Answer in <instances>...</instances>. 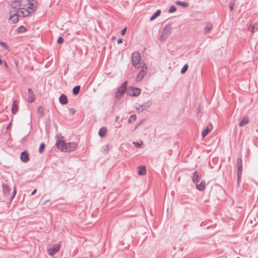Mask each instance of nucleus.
Here are the masks:
<instances>
[{
  "mask_svg": "<svg viewBox=\"0 0 258 258\" xmlns=\"http://www.w3.org/2000/svg\"><path fill=\"white\" fill-rule=\"evenodd\" d=\"M45 147V145L44 143H42L40 144L39 148V152L40 154H42L44 152Z\"/></svg>",
  "mask_w": 258,
  "mask_h": 258,
  "instance_id": "c756f323",
  "label": "nucleus"
},
{
  "mask_svg": "<svg viewBox=\"0 0 258 258\" xmlns=\"http://www.w3.org/2000/svg\"><path fill=\"white\" fill-rule=\"evenodd\" d=\"M80 89L81 87L79 85L75 86L72 90L73 94L75 96L77 95L80 91Z\"/></svg>",
  "mask_w": 258,
  "mask_h": 258,
  "instance_id": "cd10ccee",
  "label": "nucleus"
},
{
  "mask_svg": "<svg viewBox=\"0 0 258 258\" xmlns=\"http://www.w3.org/2000/svg\"><path fill=\"white\" fill-rule=\"evenodd\" d=\"M76 112V110L74 108H71L69 109V113L72 114H74Z\"/></svg>",
  "mask_w": 258,
  "mask_h": 258,
  "instance_id": "a19ab883",
  "label": "nucleus"
},
{
  "mask_svg": "<svg viewBox=\"0 0 258 258\" xmlns=\"http://www.w3.org/2000/svg\"><path fill=\"white\" fill-rule=\"evenodd\" d=\"M18 109V107L17 105V101L14 100L13 102L12 108H11V112L13 114H15L16 112H17Z\"/></svg>",
  "mask_w": 258,
  "mask_h": 258,
  "instance_id": "aec40b11",
  "label": "nucleus"
},
{
  "mask_svg": "<svg viewBox=\"0 0 258 258\" xmlns=\"http://www.w3.org/2000/svg\"><path fill=\"white\" fill-rule=\"evenodd\" d=\"M55 145L61 151L65 152L74 151L77 147V144L75 142L66 143L63 140H59L58 139Z\"/></svg>",
  "mask_w": 258,
  "mask_h": 258,
  "instance_id": "f257e3e1",
  "label": "nucleus"
},
{
  "mask_svg": "<svg viewBox=\"0 0 258 258\" xmlns=\"http://www.w3.org/2000/svg\"><path fill=\"white\" fill-rule=\"evenodd\" d=\"M59 102L61 105H66L68 102L67 97L66 95L62 94L59 97Z\"/></svg>",
  "mask_w": 258,
  "mask_h": 258,
  "instance_id": "a211bd4d",
  "label": "nucleus"
},
{
  "mask_svg": "<svg viewBox=\"0 0 258 258\" xmlns=\"http://www.w3.org/2000/svg\"><path fill=\"white\" fill-rule=\"evenodd\" d=\"M20 4L19 0L14 1L11 3V7L15 10V12L19 13V11H21V5Z\"/></svg>",
  "mask_w": 258,
  "mask_h": 258,
  "instance_id": "9d476101",
  "label": "nucleus"
},
{
  "mask_svg": "<svg viewBox=\"0 0 258 258\" xmlns=\"http://www.w3.org/2000/svg\"><path fill=\"white\" fill-rule=\"evenodd\" d=\"M37 113L39 115V116L42 117L44 116V109L42 106H40L37 108Z\"/></svg>",
  "mask_w": 258,
  "mask_h": 258,
  "instance_id": "5701e85b",
  "label": "nucleus"
},
{
  "mask_svg": "<svg viewBox=\"0 0 258 258\" xmlns=\"http://www.w3.org/2000/svg\"><path fill=\"white\" fill-rule=\"evenodd\" d=\"M144 66L143 67L142 70L140 71V72L139 73L138 75L136 77V81L137 82L141 81L147 73L146 71L144 70Z\"/></svg>",
  "mask_w": 258,
  "mask_h": 258,
  "instance_id": "ddd939ff",
  "label": "nucleus"
},
{
  "mask_svg": "<svg viewBox=\"0 0 258 258\" xmlns=\"http://www.w3.org/2000/svg\"><path fill=\"white\" fill-rule=\"evenodd\" d=\"M172 29L171 25L168 24L166 25L163 29L159 37V40L162 43L164 42L169 35L171 33V30Z\"/></svg>",
  "mask_w": 258,
  "mask_h": 258,
  "instance_id": "f03ea898",
  "label": "nucleus"
},
{
  "mask_svg": "<svg viewBox=\"0 0 258 258\" xmlns=\"http://www.w3.org/2000/svg\"><path fill=\"white\" fill-rule=\"evenodd\" d=\"M10 17L9 18L10 22L13 23H17L19 20V16H21L20 13L13 12V11H10Z\"/></svg>",
  "mask_w": 258,
  "mask_h": 258,
  "instance_id": "6e6552de",
  "label": "nucleus"
},
{
  "mask_svg": "<svg viewBox=\"0 0 258 258\" xmlns=\"http://www.w3.org/2000/svg\"><path fill=\"white\" fill-rule=\"evenodd\" d=\"M16 192H17L16 189L15 187L14 188V190L13 191L12 195L10 199V202H11L13 201V200L14 199V198H15V197L16 195Z\"/></svg>",
  "mask_w": 258,
  "mask_h": 258,
  "instance_id": "72a5a7b5",
  "label": "nucleus"
},
{
  "mask_svg": "<svg viewBox=\"0 0 258 258\" xmlns=\"http://www.w3.org/2000/svg\"><path fill=\"white\" fill-rule=\"evenodd\" d=\"M37 192V189L35 188L32 192L31 195H34Z\"/></svg>",
  "mask_w": 258,
  "mask_h": 258,
  "instance_id": "09e8293b",
  "label": "nucleus"
},
{
  "mask_svg": "<svg viewBox=\"0 0 258 258\" xmlns=\"http://www.w3.org/2000/svg\"><path fill=\"white\" fill-rule=\"evenodd\" d=\"M118 118H119V116H117L116 117V118H115V121L116 122V121L118 120Z\"/></svg>",
  "mask_w": 258,
  "mask_h": 258,
  "instance_id": "8fccbe9b",
  "label": "nucleus"
},
{
  "mask_svg": "<svg viewBox=\"0 0 258 258\" xmlns=\"http://www.w3.org/2000/svg\"><path fill=\"white\" fill-rule=\"evenodd\" d=\"M249 122V118L248 117L245 116L239 122V125L242 126L245 124H247Z\"/></svg>",
  "mask_w": 258,
  "mask_h": 258,
  "instance_id": "393cba45",
  "label": "nucleus"
},
{
  "mask_svg": "<svg viewBox=\"0 0 258 258\" xmlns=\"http://www.w3.org/2000/svg\"><path fill=\"white\" fill-rule=\"evenodd\" d=\"M188 64L187 63L185 64L182 68L180 70V73L182 74H184L188 69Z\"/></svg>",
  "mask_w": 258,
  "mask_h": 258,
  "instance_id": "2f4dec72",
  "label": "nucleus"
},
{
  "mask_svg": "<svg viewBox=\"0 0 258 258\" xmlns=\"http://www.w3.org/2000/svg\"><path fill=\"white\" fill-rule=\"evenodd\" d=\"M127 82L124 81L122 83L121 86L118 87L115 95V97L116 99H120L123 96V94L126 92H127Z\"/></svg>",
  "mask_w": 258,
  "mask_h": 258,
  "instance_id": "7ed1b4c3",
  "label": "nucleus"
},
{
  "mask_svg": "<svg viewBox=\"0 0 258 258\" xmlns=\"http://www.w3.org/2000/svg\"><path fill=\"white\" fill-rule=\"evenodd\" d=\"M196 188L200 191H203L205 189V181L202 180L200 184L195 183Z\"/></svg>",
  "mask_w": 258,
  "mask_h": 258,
  "instance_id": "6ab92c4d",
  "label": "nucleus"
},
{
  "mask_svg": "<svg viewBox=\"0 0 258 258\" xmlns=\"http://www.w3.org/2000/svg\"><path fill=\"white\" fill-rule=\"evenodd\" d=\"M141 92V90L135 87H128L127 90V94L130 96H138Z\"/></svg>",
  "mask_w": 258,
  "mask_h": 258,
  "instance_id": "423d86ee",
  "label": "nucleus"
},
{
  "mask_svg": "<svg viewBox=\"0 0 258 258\" xmlns=\"http://www.w3.org/2000/svg\"><path fill=\"white\" fill-rule=\"evenodd\" d=\"M211 130L209 129V128L207 126L206 128H205L203 132H202V136L203 138L205 137L210 132Z\"/></svg>",
  "mask_w": 258,
  "mask_h": 258,
  "instance_id": "c85d7f7f",
  "label": "nucleus"
},
{
  "mask_svg": "<svg viewBox=\"0 0 258 258\" xmlns=\"http://www.w3.org/2000/svg\"><path fill=\"white\" fill-rule=\"evenodd\" d=\"M138 169L139 175H144L146 174V169L145 166H139Z\"/></svg>",
  "mask_w": 258,
  "mask_h": 258,
  "instance_id": "b1692460",
  "label": "nucleus"
},
{
  "mask_svg": "<svg viewBox=\"0 0 258 258\" xmlns=\"http://www.w3.org/2000/svg\"><path fill=\"white\" fill-rule=\"evenodd\" d=\"M4 66H5L6 67H8L7 63L6 61H5V62H4Z\"/></svg>",
  "mask_w": 258,
  "mask_h": 258,
  "instance_id": "3c124183",
  "label": "nucleus"
},
{
  "mask_svg": "<svg viewBox=\"0 0 258 258\" xmlns=\"http://www.w3.org/2000/svg\"><path fill=\"white\" fill-rule=\"evenodd\" d=\"M176 11V8L174 6H172L170 7V9L168 10L169 13H173Z\"/></svg>",
  "mask_w": 258,
  "mask_h": 258,
  "instance_id": "c9c22d12",
  "label": "nucleus"
},
{
  "mask_svg": "<svg viewBox=\"0 0 258 258\" xmlns=\"http://www.w3.org/2000/svg\"><path fill=\"white\" fill-rule=\"evenodd\" d=\"M61 244L60 243L53 244L51 248L48 249L47 252L49 255L53 256L60 249Z\"/></svg>",
  "mask_w": 258,
  "mask_h": 258,
  "instance_id": "0eeeda50",
  "label": "nucleus"
},
{
  "mask_svg": "<svg viewBox=\"0 0 258 258\" xmlns=\"http://www.w3.org/2000/svg\"><path fill=\"white\" fill-rule=\"evenodd\" d=\"M175 4L178 6L182 7L183 8H187L189 6V4L188 3L179 1H176Z\"/></svg>",
  "mask_w": 258,
  "mask_h": 258,
  "instance_id": "a878e982",
  "label": "nucleus"
},
{
  "mask_svg": "<svg viewBox=\"0 0 258 258\" xmlns=\"http://www.w3.org/2000/svg\"><path fill=\"white\" fill-rule=\"evenodd\" d=\"M19 2H20L21 11H27L28 4H29V0H20Z\"/></svg>",
  "mask_w": 258,
  "mask_h": 258,
  "instance_id": "dca6fc26",
  "label": "nucleus"
},
{
  "mask_svg": "<svg viewBox=\"0 0 258 258\" xmlns=\"http://www.w3.org/2000/svg\"><path fill=\"white\" fill-rule=\"evenodd\" d=\"M11 126H12V123L10 122L9 124H8L7 127H6V129L7 130H9L11 128Z\"/></svg>",
  "mask_w": 258,
  "mask_h": 258,
  "instance_id": "49530a36",
  "label": "nucleus"
},
{
  "mask_svg": "<svg viewBox=\"0 0 258 258\" xmlns=\"http://www.w3.org/2000/svg\"><path fill=\"white\" fill-rule=\"evenodd\" d=\"M133 144L135 145L136 148H140L141 145L143 144V141H141L140 143L137 142H134Z\"/></svg>",
  "mask_w": 258,
  "mask_h": 258,
  "instance_id": "e433bc0d",
  "label": "nucleus"
},
{
  "mask_svg": "<svg viewBox=\"0 0 258 258\" xmlns=\"http://www.w3.org/2000/svg\"><path fill=\"white\" fill-rule=\"evenodd\" d=\"M152 102L151 101H147L144 103L142 105H140L139 107H136V110L139 112H142L149 108H150L152 105Z\"/></svg>",
  "mask_w": 258,
  "mask_h": 258,
  "instance_id": "1a4fd4ad",
  "label": "nucleus"
},
{
  "mask_svg": "<svg viewBox=\"0 0 258 258\" xmlns=\"http://www.w3.org/2000/svg\"><path fill=\"white\" fill-rule=\"evenodd\" d=\"M201 179V176L199 174L198 171H195L193 173L192 181L194 183H198Z\"/></svg>",
  "mask_w": 258,
  "mask_h": 258,
  "instance_id": "f8f14e48",
  "label": "nucleus"
},
{
  "mask_svg": "<svg viewBox=\"0 0 258 258\" xmlns=\"http://www.w3.org/2000/svg\"><path fill=\"white\" fill-rule=\"evenodd\" d=\"M27 31V29L24 26L21 25L16 29L15 32H16L17 34H21L24 33Z\"/></svg>",
  "mask_w": 258,
  "mask_h": 258,
  "instance_id": "412c9836",
  "label": "nucleus"
},
{
  "mask_svg": "<svg viewBox=\"0 0 258 258\" xmlns=\"http://www.w3.org/2000/svg\"><path fill=\"white\" fill-rule=\"evenodd\" d=\"M234 5H235V2H234V0H231L229 2V7L230 10L231 12H232L233 10Z\"/></svg>",
  "mask_w": 258,
  "mask_h": 258,
  "instance_id": "7c9ffc66",
  "label": "nucleus"
},
{
  "mask_svg": "<svg viewBox=\"0 0 258 258\" xmlns=\"http://www.w3.org/2000/svg\"><path fill=\"white\" fill-rule=\"evenodd\" d=\"M237 172L239 173L240 172H242V160L241 158H238L237 159Z\"/></svg>",
  "mask_w": 258,
  "mask_h": 258,
  "instance_id": "f3484780",
  "label": "nucleus"
},
{
  "mask_svg": "<svg viewBox=\"0 0 258 258\" xmlns=\"http://www.w3.org/2000/svg\"><path fill=\"white\" fill-rule=\"evenodd\" d=\"M126 31V28L125 27L121 30V35H124L125 34Z\"/></svg>",
  "mask_w": 258,
  "mask_h": 258,
  "instance_id": "c03bdc74",
  "label": "nucleus"
},
{
  "mask_svg": "<svg viewBox=\"0 0 258 258\" xmlns=\"http://www.w3.org/2000/svg\"><path fill=\"white\" fill-rule=\"evenodd\" d=\"M213 24L212 23H207L204 28L205 35L208 34L210 33V32L213 29Z\"/></svg>",
  "mask_w": 258,
  "mask_h": 258,
  "instance_id": "4468645a",
  "label": "nucleus"
},
{
  "mask_svg": "<svg viewBox=\"0 0 258 258\" xmlns=\"http://www.w3.org/2000/svg\"><path fill=\"white\" fill-rule=\"evenodd\" d=\"M35 99L34 95H30L28 98V102L29 103H31L34 101Z\"/></svg>",
  "mask_w": 258,
  "mask_h": 258,
  "instance_id": "f704fd0d",
  "label": "nucleus"
},
{
  "mask_svg": "<svg viewBox=\"0 0 258 258\" xmlns=\"http://www.w3.org/2000/svg\"><path fill=\"white\" fill-rule=\"evenodd\" d=\"M28 92L30 95H34L33 90L30 88L28 89Z\"/></svg>",
  "mask_w": 258,
  "mask_h": 258,
  "instance_id": "37998d69",
  "label": "nucleus"
},
{
  "mask_svg": "<svg viewBox=\"0 0 258 258\" xmlns=\"http://www.w3.org/2000/svg\"><path fill=\"white\" fill-rule=\"evenodd\" d=\"M117 42L118 44H120V43H122V39H121V38L118 39V40L117 41Z\"/></svg>",
  "mask_w": 258,
  "mask_h": 258,
  "instance_id": "de8ad7c7",
  "label": "nucleus"
},
{
  "mask_svg": "<svg viewBox=\"0 0 258 258\" xmlns=\"http://www.w3.org/2000/svg\"><path fill=\"white\" fill-rule=\"evenodd\" d=\"M242 174V172H240V173H239V174L238 172H237V184H239V182L240 181Z\"/></svg>",
  "mask_w": 258,
  "mask_h": 258,
  "instance_id": "4c0bfd02",
  "label": "nucleus"
},
{
  "mask_svg": "<svg viewBox=\"0 0 258 258\" xmlns=\"http://www.w3.org/2000/svg\"><path fill=\"white\" fill-rule=\"evenodd\" d=\"M3 192L5 196H8L10 193V188L8 184H2Z\"/></svg>",
  "mask_w": 258,
  "mask_h": 258,
  "instance_id": "2eb2a0df",
  "label": "nucleus"
},
{
  "mask_svg": "<svg viewBox=\"0 0 258 258\" xmlns=\"http://www.w3.org/2000/svg\"><path fill=\"white\" fill-rule=\"evenodd\" d=\"M141 61L140 53L138 51H135L132 54V63L134 67H138V65Z\"/></svg>",
  "mask_w": 258,
  "mask_h": 258,
  "instance_id": "39448f33",
  "label": "nucleus"
},
{
  "mask_svg": "<svg viewBox=\"0 0 258 258\" xmlns=\"http://www.w3.org/2000/svg\"><path fill=\"white\" fill-rule=\"evenodd\" d=\"M161 12L160 10H157L156 12L150 17V20L152 21L155 20L156 18L160 16Z\"/></svg>",
  "mask_w": 258,
  "mask_h": 258,
  "instance_id": "bb28decb",
  "label": "nucleus"
},
{
  "mask_svg": "<svg viewBox=\"0 0 258 258\" xmlns=\"http://www.w3.org/2000/svg\"><path fill=\"white\" fill-rule=\"evenodd\" d=\"M107 133V128L105 127H102L98 132V135L103 138L105 136Z\"/></svg>",
  "mask_w": 258,
  "mask_h": 258,
  "instance_id": "4be33fe9",
  "label": "nucleus"
},
{
  "mask_svg": "<svg viewBox=\"0 0 258 258\" xmlns=\"http://www.w3.org/2000/svg\"><path fill=\"white\" fill-rule=\"evenodd\" d=\"M56 137L58 138V135H56Z\"/></svg>",
  "mask_w": 258,
  "mask_h": 258,
  "instance_id": "603ef678",
  "label": "nucleus"
},
{
  "mask_svg": "<svg viewBox=\"0 0 258 258\" xmlns=\"http://www.w3.org/2000/svg\"><path fill=\"white\" fill-rule=\"evenodd\" d=\"M137 118L136 115L135 114L132 115L130 116L128 119V122L129 123H131L133 122V120H135Z\"/></svg>",
  "mask_w": 258,
  "mask_h": 258,
  "instance_id": "473e14b6",
  "label": "nucleus"
},
{
  "mask_svg": "<svg viewBox=\"0 0 258 258\" xmlns=\"http://www.w3.org/2000/svg\"><path fill=\"white\" fill-rule=\"evenodd\" d=\"M104 151H105L106 152H107L109 151V147L108 145H106L104 147Z\"/></svg>",
  "mask_w": 258,
  "mask_h": 258,
  "instance_id": "a18cd8bd",
  "label": "nucleus"
},
{
  "mask_svg": "<svg viewBox=\"0 0 258 258\" xmlns=\"http://www.w3.org/2000/svg\"><path fill=\"white\" fill-rule=\"evenodd\" d=\"M248 30L252 33H253L255 31V28H254V26H250L249 28H248Z\"/></svg>",
  "mask_w": 258,
  "mask_h": 258,
  "instance_id": "79ce46f5",
  "label": "nucleus"
},
{
  "mask_svg": "<svg viewBox=\"0 0 258 258\" xmlns=\"http://www.w3.org/2000/svg\"><path fill=\"white\" fill-rule=\"evenodd\" d=\"M0 45L4 48H8L7 44L3 41H0Z\"/></svg>",
  "mask_w": 258,
  "mask_h": 258,
  "instance_id": "ea45409f",
  "label": "nucleus"
},
{
  "mask_svg": "<svg viewBox=\"0 0 258 258\" xmlns=\"http://www.w3.org/2000/svg\"><path fill=\"white\" fill-rule=\"evenodd\" d=\"M63 38L62 37L59 36L57 39V42L58 44H61L62 43H63Z\"/></svg>",
  "mask_w": 258,
  "mask_h": 258,
  "instance_id": "58836bf2",
  "label": "nucleus"
},
{
  "mask_svg": "<svg viewBox=\"0 0 258 258\" xmlns=\"http://www.w3.org/2000/svg\"><path fill=\"white\" fill-rule=\"evenodd\" d=\"M20 159L22 162L26 163L29 160V154L26 151H24L21 153Z\"/></svg>",
  "mask_w": 258,
  "mask_h": 258,
  "instance_id": "9b49d317",
  "label": "nucleus"
},
{
  "mask_svg": "<svg viewBox=\"0 0 258 258\" xmlns=\"http://www.w3.org/2000/svg\"><path fill=\"white\" fill-rule=\"evenodd\" d=\"M35 8L34 5L33 3H31L30 1H29V4H28L27 10L26 12L24 11H20L19 13L21 16L22 17H27L29 15V14L33 13L35 11Z\"/></svg>",
  "mask_w": 258,
  "mask_h": 258,
  "instance_id": "20e7f679",
  "label": "nucleus"
}]
</instances>
